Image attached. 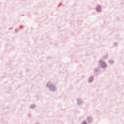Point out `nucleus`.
<instances>
[{
  "instance_id": "2",
  "label": "nucleus",
  "mask_w": 124,
  "mask_h": 124,
  "mask_svg": "<svg viewBox=\"0 0 124 124\" xmlns=\"http://www.w3.org/2000/svg\"><path fill=\"white\" fill-rule=\"evenodd\" d=\"M93 77H90L89 78V82H92V81H93Z\"/></svg>"
},
{
  "instance_id": "5",
  "label": "nucleus",
  "mask_w": 124,
  "mask_h": 124,
  "mask_svg": "<svg viewBox=\"0 0 124 124\" xmlns=\"http://www.w3.org/2000/svg\"><path fill=\"white\" fill-rule=\"evenodd\" d=\"M102 62V61H100V62L101 63Z\"/></svg>"
},
{
  "instance_id": "1",
  "label": "nucleus",
  "mask_w": 124,
  "mask_h": 124,
  "mask_svg": "<svg viewBox=\"0 0 124 124\" xmlns=\"http://www.w3.org/2000/svg\"><path fill=\"white\" fill-rule=\"evenodd\" d=\"M101 67L103 68H105V67H106V64H105V63H103L101 64Z\"/></svg>"
},
{
  "instance_id": "3",
  "label": "nucleus",
  "mask_w": 124,
  "mask_h": 124,
  "mask_svg": "<svg viewBox=\"0 0 124 124\" xmlns=\"http://www.w3.org/2000/svg\"><path fill=\"white\" fill-rule=\"evenodd\" d=\"M97 11H98V12H99V11H100V10H101V9H100V6H98L97 7Z\"/></svg>"
},
{
  "instance_id": "4",
  "label": "nucleus",
  "mask_w": 124,
  "mask_h": 124,
  "mask_svg": "<svg viewBox=\"0 0 124 124\" xmlns=\"http://www.w3.org/2000/svg\"><path fill=\"white\" fill-rule=\"evenodd\" d=\"M83 124H86V122L84 121V122H83Z\"/></svg>"
}]
</instances>
